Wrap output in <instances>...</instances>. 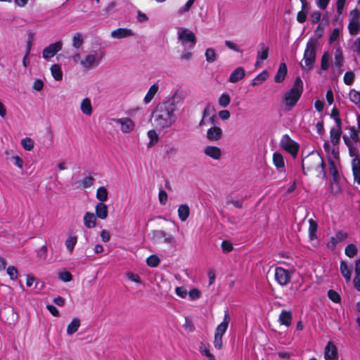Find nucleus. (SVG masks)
Wrapping results in <instances>:
<instances>
[{"instance_id": "25", "label": "nucleus", "mask_w": 360, "mask_h": 360, "mask_svg": "<svg viewBox=\"0 0 360 360\" xmlns=\"http://www.w3.org/2000/svg\"><path fill=\"white\" fill-rule=\"evenodd\" d=\"M287 75V66L285 63H281L274 77V81L277 83L282 82Z\"/></svg>"}, {"instance_id": "8", "label": "nucleus", "mask_w": 360, "mask_h": 360, "mask_svg": "<svg viewBox=\"0 0 360 360\" xmlns=\"http://www.w3.org/2000/svg\"><path fill=\"white\" fill-rule=\"evenodd\" d=\"M280 146L285 150L290 153L292 156H296L299 149V145L295 141L290 139L289 135L285 134L282 136Z\"/></svg>"}, {"instance_id": "15", "label": "nucleus", "mask_w": 360, "mask_h": 360, "mask_svg": "<svg viewBox=\"0 0 360 360\" xmlns=\"http://www.w3.org/2000/svg\"><path fill=\"white\" fill-rule=\"evenodd\" d=\"M230 322V316L228 310L225 311L223 321L217 326L215 329L214 335L223 337L226 333L229 323Z\"/></svg>"}, {"instance_id": "5", "label": "nucleus", "mask_w": 360, "mask_h": 360, "mask_svg": "<svg viewBox=\"0 0 360 360\" xmlns=\"http://www.w3.org/2000/svg\"><path fill=\"white\" fill-rule=\"evenodd\" d=\"M177 39L179 42L184 49H193L196 44V37L195 34L187 28H178Z\"/></svg>"}, {"instance_id": "31", "label": "nucleus", "mask_w": 360, "mask_h": 360, "mask_svg": "<svg viewBox=\"0 0 360 360\" xmlns=\"http://www.w3.org/2000/svg\"><path fill=\"white\" fill-rule=\"evenodd\" d=\"M330 192L333 195H338L342 192L338 179H332L330 182Z\"/></svg>"}, {"instance_id": "59", "label": "nucleus", "mask_w": 360, "mask_h": 360, "mask_svg": "<svg viewBox=\"0 0 360 360\" xmlns=\"http://www.w3.org/2000/svg\"><path fill=\"white\" fill-rule=\"evenodd\" d=\"M348 149H349V154L350 157L352 158V160H354L356 159H357L358 160H360V156H359V151L356 148L352 146V147L348 148Z\"/></svg>"}, {"instance_id": "64", "label": "nucleus", "mask_w": 360, "mask_h": 360, "mask_svg": "<svg viewBox=\"0 0 360 360\" xmlns=\"http://www.w3.org/2000/svg\"><path fill=\"white\" fill-rule=\"evenodd\" d=\"M353 51L360 56V37L356 38L353 44Z\"/></svg>"}, {"instance_id": "16", "label": "nucleus", "mask_w": 360, "mask_h": 360, "mask_svg": "<svg viewBox=\"0 0 360 360\" xmlns=\"http://www.w3.org/2000/svg\"><path fill=\"white\" fill-rule=\"evenodd\" d=\"M204 153L214 160H219L222 155L221 150L214 146H207L204 148Z\"/></svg>"}, {"instance_id": "51", "label": "nucleus", "mask_w": 360, "mask_h": 360, "mask_svg": "<svg viewBox=\"0 0 360 360\" xmlns=\"http://www.w3.org/2000/svg\"><path fill=\"white\" fill-rule=\"evenodd\" d=\"M146 263L149 266L156 267L160 263V259L156 255H150L148 257Z\"/></svg>"}, {"instance_id": "3", "label": "nucleus", "mask_w": 360, "mask_h": 360, "mask_svg": "<svg viewBox=\"0 0 360 360\" xmlns=\"http://www.w3.org/2000/svg\"><path fill=\"white\" fill-rule=\"evenodd\" d=\"M317 44V40L314 39H310L307 43L303 56L304 63H300L302 69L305 72H309L314 68L316 58Z\"/></svg>"}, {"instance_id": "20", "label": "nucleus", "mask_w": 360, "mask_h": 360, "mask_svg": "<svg viewBox=\"0 0 360 360\" xmlns=\"http://www.w3.org/2000/svg\"><path fill=\"white\" fill-rule=\"evenodd\" d=\"M300 1L302 3V10L297 15V20L303 23L306 21L309 13L308 3L307 0H300Z\"/></svg>"}, {"instance_id": "2", "label": "nucleus", "mask_w": 360, "mask_h": 360, "mask_svg": "<svg viewBox=\"0 0 360 360\" xmlns=\"http://www.w3.org/2000/svg\"><path fill=\"white\" fill-rule=\"evenodd\" d=\"M302 169L304 174L314 171L317 176H325V167L322 158L319 154H311L302 160Z\"/></svg>"}, {"instance_id": "32", "label": "nucleus", "mask_w": 360, "mask_h": 360, "mask_svg": "<svg viewBox=\"0 0 360 360\" xmlns=\"http://www.w3.org/2000/svg\"><path fill=\"white\" fill-rule=\"evenodd\" d=\"M51 72L53 77L56 81H60L63 79V72L61 68L58 64H54L51 67Z\"/></svg>"}, {"instance_id": "33", "label": "nucleus", "mask_w": 360, "mask_h": 360, "mask_svg": "<svg viewBox=\"0 0 360 360\" xmlns=\"http://www.w3.org/2000/svg\"><path fill=\"white\" fill-rule=\"evenodd\" d=\"M344 62L342 51L340 49H337L334 54V65L338 68H340Z\"/></svg>"}, {"instance_id": "21", "label": "nucleus", "mask_w": 360, "mask_h": 360, "mask_svg": "<svg viewBox=\"0 0 360 360\" xmlns=\"http://www.w3.org/2000/svg\"><path fill=\"white\" fill-rule=\"evenodd\" d=\"M352 170L355 184L360 185V160L357 159L352 160Z\"/></svg>"}, {"instance_id": "10", "label": "nucleus", "mask_w": 360, "mask_h": 360, "mask_svg": "<svg viewBox=\"0 0 360 360\" xmlns=\"http://www.w3.org/2000/svg\"><path fill=\"white\" fill-rule=\"evenodd\" d=\"M112 121L120 124L123 133H129L134 129V122L128 117L113 118Z\"/></svg>"}, {"instance_id": "55", "label": "nucleus", "mask_w": 360, "mask_h": 360, "mask_svg": "<svg viewBox=\"0 0 360 360\" xmlns=\"http://www.w3.org/2000/svg\"><path fill=\"white\" fill-rule=\"evenodd\" d=\"M31 49V41H29L27 44V50L25 55L22 59V64L25 67H27L30 63L29 54Z\"/></svg>"}, {"instance_id": "53", "label": "nucleus", "mask_w": 360, "mask_h": 360, "mask_svg": "<svg viewBox=\"0 0 360 360\" xmlns=\"http://www.w3.org/2000/svg\"><path fill=\"white\" fill-rule=\"evenodd\" d=\"M349 136L350 138L357 142V141L359 139V129H356L354 127H349Z\"/></svg>"}, {"instance_id": "23", "label": "nucleus", "mask_w": 360, "mask_h": 360, "mask_svg": "<svg viewBox=\"0 0 360 360\" xmlns=\"http://www.w3.org/2000/svg\"><path fill=\"white\" fill-rule=\"evenodd\" d=\"M80 109L82 113L87 116H91L92 115L93 108L91 100L89 98H85L82 100Z\"/></svg>"}, {"instance_id": "4", "label": "nucleus", "mask_w": 360, "mask_h": 360, "mask_svg": "<svg viewBox=\"0 0 360 360\" xmlns=\"http://www.w3.org/2000/svg\"><path fill=\"white\" fill-rule=\"evenodd\" d=\"M303 91V82L300 77H297L292 87L285 94V101L287 106L290 108L296 105Z\"/></svg>"}, {"instance_id": "37", "label": "nucleus", "mask_w": 360, "mask_h": 360, "mask_svg": "<svg viewBox=\"0 0 360 360\" xmlns=\"http://www.w3.org/2000/svg\"><path fill=\"white\" fill-rule=\"evenodd\" d=\"M349 100L360 109V91L352 89L349 93Z\"/></svg>"}, {"instance_id": "14", "label": "nucleus", "mask_w": 360, "mask_h": 360, "mask_svg": "<svg viewBox=\"0 0 360 360\" xmlns=\"http://www.w3.org/2000/svg\"><path fill=\"white\" fill-rule=\"evenodd\" d=\"M134 32L128 28H118L111 32L110 36L113 39H121L133 37Z\"/></svg>"}, {"instance_id": "7", "label": "nucleus", "mask_w": 360, "mask_h": 360, "mask_svg": "<svg viewBox=\"0 0 360 360\" xmlns=\"http://www.w3.org/2000/svg\"><path fill=\"white\" fill-rule=\"evenodd\" d=\"M151 239L156 244L164 243L173 248L176 246L175 237L163 230L153 231L151 233Z\"/></svg>"}, {"instance_id": "46", "label": "nucleus", "mask_w": 360, "mask_h": 360, "mask_svg": "<svg viewBox=\"0 0 360 360\" xmlns=\"http://www.w3.org/2000/svg\"><path fill=\"white\" fill-rule=\"evenodd\" d=\"M21 145L25 150L30 151L34 148V141L31 138H24L21 140Z\"/></svg>"}, {"instance_id": "42", "label": "nucleus", "mask_w": 360, "mask_h": 360, "mask_svg": "<svg viewBox=\"0 0 360 360\" xmlns=\"http://www.w3.org/2000/svg\"><path fill=\"white\" fill-rule=\"evenodd\" d=\"M205 58L207 63H212L217 60V54L214 49L208 48L205 50Z\"/></svg>"}, {"instance_id": "40", "label": "nucleus", "mask_w": 360, "mask_h": 360, "mask_svg": "<svg viewBox=\"0 0 360 360\" xmlns=\"http://www.w3.org/2000/svg\"><path fill=\"white\" fill-rule=\"evenodd\" d=\"M330 54L325 52L321 59V70H327L330 66Z\"/></svg>"}, {"instance_id": "34", "label": "nucleus", "mask_w": 360, "mask_h": 360, "mask_svg": "<svg viewBox=\"0 0 360 360\" xmlns=\"http://www.w3.org/2000/svg\"><path fill=\"white\" fill-rule=\"evenodd\" d=\"M340 272L346 281L349 282L351 280V271L349 269L347 264L345 262H342L340 263Z\"/></svg>"}, {"instance_id": "18", "label": "nucleus", "mask_w": 360, "mask_h": 360, "mask_svg": "<svg viewBox=\"0 0 360 360\" xmlns=\"http://www.w3.org/2000/svg\"><path fill=\"white\" fill-rule=\"evenodd\" d=\"M222 136V129L219 127H212L207 132V138L212 141L219 140Z\"/></svg>"}, {"instance_id": "61", "label": "nucleus", "mask_w": 360, "mask_h": 360, "mask_svg": "<svg viewBox=\"0 0 360 360\" xmlns=\"http://www.w3.org/2000/svg\"><path fill=\"white\" fill-rule=\"evenodd\" d=\"M94 179L92 176H86L82 181V186L85 188H89L93 185Z\"/></svg>"}, {"instance_id": "29", "label": "nucleus", "mask_w": 360, "mask_h": 360, "mask_svg": "<svg viewBox=\"0 0 360 360\" xmlns=\"http://www.w3.org/2000/svg\"><path fill=\"white\" fill-rule=\"evenodd\" d=\"M177 212H178V216H179V219L182 221H185L189 216L190 209L187 205L184 204V205H179Z\"/></svg>"}, {"instance_id": "22", "label": "nucleus", "mask_w": 360, "mask_h": 360, "mask_svg": "<svg viewBox=\"0 0 360 360\" xmlns=\"http://www.w3.org/2000/svg\"><path fill=\"white\" fill-rule=\"evenodd\" d=\"M96 215L101 219H105L108 217V207L103 202H98L95 207Z\"/></svg>"}, {"instance_id": "12", "label": "nucleus", "mask_w": 360, "mask_h": 360, "mask_svg": "<svg viewBox=\"0 0 360 360\" xmlns=\"http://www.w3.org/2000/svg\"><path fill=\"white\" fill-rule=\"evenodd\" d=\"M324 359L326 360H338V349L333 342H328L325 347Z\"/></svg>"}, {"instance_id": "44", "label": "nucleus", "mask_w": 360, "mask_h": 360, "mask_svg": "<svg viewBox=\"0 0 360 360\" xmlns=\"http://www.w3.org/2000/svg\"><path fill=\"white\" fill-rule=\"evenodd\" d=\"M148 136L150 139L148 146H152L157 143L159 140V136L155 129H151L148 131Z\"/></svg>"}, {"instance_id": "45", "label": "nucleus", "mask_w": 360, "mask_h": 360, "mask_svg": "<svg viewBox=\"0 0 360 360\" xmlns=\"http://www.w3.org/2000/svg\"><path fill=\"white\" fill-rule=\"evenodd\" d=\"M230 102H231L230 96L226 93L222 94L219 96V100H218L219 105L221 108L227 107L230 104Z\"/></svg>"}, {"instance_id": "1", "label": "nucleus", "mask_w": 360, "mask_h": 360, "mask_svg": "<svg viewBox=\"0 0 360 360\" xmlns=\"http://www.w3.org/2000/svg\"><path fill=\"white\" fill-rule=\"evenodd\" d=\"M180 98L177 93L167 101L157 105L152 113V124L157 130H163L172 127L176 121V103Z\"/></svg>"}, {"instance_id": "60", "label": "nucleus", "mask_w": 360, "mask_h": 360, "mask_svg": "<svg viewBox=\"0 0 360 360\" xmlns=\"http://www.w3.org/2000/svg\"><path fill=\"white\" fill-rule=\"evenodd\" d=\"M193 4V1H192L191 0H188L184 6H183L179 9L178 13L183 14L184 13L188 12Z\"/></svg>"}, {"instance_id": "17", "label": "nucleus", "mask_w": 360, "mask_h": 360, "mask_svg": "<svg viewBox=\"0 0 360 360\" xmlns=\"http://www.w3.org/2000/svg\"><path fill=\"white\" fill-rule=\"evenodd\" d=\"M337 127L331 128L330 131V141L334 146H336L339 143L341 136V126L340 120L339 118L337 119Z\"/></svg>"}, {"instance_id": "35", "label": "nucleus", "mask_w": 360, "mask_h": 360, "mask_svg": "<svg viewBox=\"0 0 360 360\" xmlns=\"http://www.w3.org/2000/svg\"><path fill=\"white\" fill-rule=\"evenodd\" d=\"M348 30L350 34H357L360 31V20L349 21L348 24Z\"/></svg>"}, {"instance_id": "28", "label": "nucleus", "mask_w": 360, "mask_h": 360, "mask_svg": "<svg viewBox=\"0 0 360 360\" xmlns=\"http://www.w3.org/2000/svg\"><path fill=\"white\" fill-rule=\"evenodd\" d=\"M80 326V320L78 318H74L67 327V334L72 335L77 331Z\"/></svg>"}, {"instance_id": "13", "label": "nucleus", "mask_w": 360, "mask_h": 360, "mask_svg": "<svg viewBox=\"0 0 360 360\" xmlns=\"http://www.w3.org/2000/svg\"><path fill=\"white\" fill-rule=\"evenodd\" d=\"M348 237V235L345 232L339 231L334 236L330 238V240L327 243V248L331 250H334L337 244L343 242Z\"/></svg>"}, {"instance_id": "43", "label": "nucleus", "mask_w": 360, "mask_h": 360, "mask_svg": "<svg viewBox=\"0 0 360 360\" xmlns=\"http://www.w3.org/2000/svg\"><path fill=\"white\" fill-rule=\"evenodd\" d=\"M309 236L310 240H312L316 237V230H317L318 225L311 219L309 220Z\"/></svg>"}, {"instance_id": "6", "label": "nucleus", "mask_w": 360, "mask_h": 360, "mask_svg": "<svg viewBox=\"0 0 360 360\" xmlns=\"http://www.w3.org/2000/svg\"><path fill=\"white\" fill-rule=\"evenodd\" d=\"M103 53L97 51H93L85 55L80 60L81 66L86 70H91L96 68L101 63Z\"/></svg>"}, {"instance_id": "54", "label": "nucleus", "mask_w": 360, "mask_h": 360, "mask_svg": "<svg viewBox=\"0 0 360 360\" xmlns=\"http://www.w3.org/2000/svg\"><path fill=\"white\" fill-rule=\"evenodd\" d=\"M328 296L333 302L335 303H339L340 302L341 298L340 295L333 290H330L328 292Z\"/></svg>"}, {"instance_id": "41", "label": "nucleus", "mask_w": 360, "mask_h": 360, "mask_svg": "<svg viewBox=\"0 0 360 360\" xmlns=\"http://www.w3.org/2000/svg\"><path fill=\"white\" fill-rule=\"evenodd\" d=\"M108 193L105 187H99L96 191V198L103 202L107 200Z\"/></svg>"}, {"instance_id": "49", "label": "nucleus", "mask_w": 360, "mask_h": 360, "mask_svg": "<svg viewBox=\"0 0 360 360\" xmlns=\"http://www.w3.org/2000/svg\"><path fill=\"white\" fill-rule=\"evenodd\" d=\"M6 273L11 280L15 281L18 279V271L14 266H8V267L6 269Z\"/></svg>"}, {"instance_id": "26", "label": "nucleus", "mask_w": 360, "mask_h": 360, "mask_svg": "<svg viewBox=\"0 0 360 360\" xmlns=\"http://www.w3.org/2000/svg\"><path fill=\"white\" fill-rule=\"evenodd\" d=\"M84 223L85 226L91 229L96 226V217L92 212H86L84 216Z\"/></svg>"}, {"instance_id": "63", "label": "nucleus", "mask_w": 360, "mask_h": 360, "mask_svg": "<svg viewBox=\"0 0 360 360\" xmlns=\"http://www.w3.org/2000/svg\"><path fill=\"white\" fill-rule=\"evenodd\" d=\"M59 278L64 282L70 281L72 278L71 274L68 271H63L60 273Z\"/></svg>"}, {"instance_id": "19", "label": "nucleus", "mask_w": 360, "mask_h": 360, "mask_svg": "<svg viewBox=\"0 0 360 360\" xmlns=\"http://www.w3.org/2000/svg\"><path fill=\"white\" fill-rule=\"evenodd\" d=\"M245 76V70L241 67H238L231 72V74L229 76V81L231 83H236L239 80L243 79Z\"/></svg>"}, {"instance_id": "50", "label": "nucleus", "mask_w": 360, "mask_h": 360, "mask_svg": "<svg viewBox=\"0 0 360 360\" xmlns=\"http://www.w3.org/2000/svg\"><path fill=\"white\" fill-rule=\"evenodd\" d=\"M329 170L330 173L332 175L333 179H338V169L334 162L332 160H329Z\"/></svg>"}, {"instance_id": "48", "label": "nucleus", "mask_w": 360, "mask_h": 360, "mask_svg": "<svg viewBox=\"0 0 360 360\" xmlns=\"http://www.w3.org/2000/svg\"><path fill=\"white\" fill-rule=\"evenodd\" d=\"M77 241V236H70L65 240V246L70 252H72Z\"/></svg>"}, {"instance_id": "9", "label": "nucleus", "mask_w": 360, "mask_h": 360, "mask_svg": "<svg viewBox=\"0 0 360 360\" xmlns=\"http://www.w3.org/2000/svg\"><path fill=\"white\" fill-rule=\"evenodd\" d=\"M292 274V272L282 267H276L275 269L274 276L276 282L279 285L284 286L290 283Z\"/></svg>"}, {"instance_id": "52", "label": "nucleus", "mask_w": 360, "mask_h": 360, "mask_svg": "<svg viewBox=\"0 0 360 360\" xmlns=\"http://www.w3.org/2000/svg\"><path fill=\"white\" fill-rule=\"evenodd\" d=\"M354 79V73L352 71H347L345 72L343 80L345 84L351 85Z\"/></svg>"}, {"instance_id": "56", "label": "nucleus", "mask_w": 360, "mask_h": 360, "mask_svg": "<svg viewBox=\"0 0 360 360\" xmlns=\"http://www.w3.org/2000/svg\"><path fill=\"white\" fill-rule=\"evenodd\" d=\"M126 276L132 282H135L138 284L142 283L141 279L138 274H134L132 272H127Z\"/></svg>"}, {"instance_id": "30", "label": "nucleus", "mask_w": 360, "mask_h": 360, "mask_svg": "<svg viewBox=\"0 0 360 360\" xmlns=\"http://www.w3.org/2000/svg\"><path fill=\"white\" fill-rule=\"evenodd\" d=\"M273 162L277 169H282L285 167V162L283 155L279 153L273 154Z\"/></svg>"}, {"instance_id": "47", "label": "nucleus", "mask_w": 360, "mask_h": 360, "mask_svg": "<svg viewBox=\"0 0 360 360\" xmlns=\"http://www.w3.org/2000/svg\"><path fill=\"white\" fill-rule=\"evenodd\" d=\"M357 252H358L357 247L354 244H352V243L349 244L345 248V254L349 257H351V258L354 257L357 254Z\"/></svg>"}, {"instance_id": "57", "label": "nucleus", "mask_w": 360, "mask_h": 360, "mask_svg": "<svg viewBox=\"0 0 360 360\" xmlns=\"http://www.w3.org/2000/svg\"><path fill=\"white\" fill-rule=\"evenodd\" d=\"M360 20V11L357 9H354L349 12V22Z\"/></svg>"}, {"instance_id": "27", "label": "nucleus", "mask_w": 360, "mask_h": 360, "mask_svg": "<svg viewBox=\"0 0 360 360\" xmlns=\"http://www.w3.org/2000/svg\"><path fill=\"white\" fill-rule=\"evenodd\" d=\"M158 89H159V85L158 84H153L149 88L146 95L145 96V97L143 98V102L146 104L149 103L153 100V98H154V96H155L157 92L158 91Z\"/></svg>"}, {"instance_id": "62", "label": "nucleus", "mask_w": 360, "mask_h": 360, "mask_svg": "<svg viewBox=\"0 0 360 360\" xmlns=\"http://www.w3.org/2000/svg\"><path fill=\"white\" fill-rule=\"evenodd\" d=\"M214 346L217 349H221L223 347L222 337L214 335Z\"/></svg>"}, {"instance_id": "36", "label": "nucleus", "mask_w": 360, "mask_h": 360, "mask_svg": "<svg viewBox=\"0 0 360 360\" xmlns=\"http://www.w3.org/2000/svg\"><path fill=\"white\" fill-rule=\"evenodd\" d=\"M261 49L258 51L257 55V59L264 61L268 58L269 56V47L264 44H260Z\"/></svg>"}, {"instance_id": "24", "label": "nucleus", "mask_w": 360, "mask_h": 360, "mask_svg": "<svg viewBox=\"0 0 360 360\" xmlns=\"http://www.w3.org/2000/svg\"><path fill=\"white\" fill-rule=\"evenodd\" d=\"M292 316L290 311L283 310L279 315L278 321L281 325L289 327L291 324Z\"/></svg>"}, {"instance_id": "38", "label": "nucleus", "mask_w": 360, "mask_h": 360, "mask_svg": "<svg viewBox=\"0 0 360 360\" xmlns=\"http://www.w3.org/2000/svg\"><path fill=\"white\" fill-rule=\"evenodd\" d=\"M268 76V73L266 70H264L262 72L259 74L257 77H255L252 81V85L253 86H258L261 84L263 82H264Z\"/></svg>"}, {"instance_id": "39", "label": "nucleus", "mask_w": 360, "mask_h": 360, "mask_svg": "<svg viewBox=\"0 0 360 360\" xmlns=\"http://www.w3.org/2000/svg\"><path fill=\"white\" fill-rule=\"evenodd\" d=\"M72 46L75 49H79L83 43L84 39L81 33H75L72 37Z\"/></svg>"}, {"instance_id": "58", "label": "nucleus", "mask_w": 360, "mask_h": 360, "mask_svg": "<svg viewBox=\"0 0 360 360\" xmlns=\"http://www.w3.org/2000/svg\"><path fill=\"white\" fill-rule=\"evenodd\" d=\"M190 50L191 49H185L182 51V53L180 56V59L181 60H190L192 58L193 53Z\"/></svg>"}, {"instance_id": "11", "label": "nucleus", "mask_w": 360, "mask_h": 360, "mask_svg": "<svg viewBox=\"0 0 360 360\" xmlns=\"http://www.w3.org/2000/svg\"><path fill=\"white\" fill-rule=\"evenodd\" d=\"M63 43L59 41L50 44L43 50V57L45 59H49L53 57L56 53L61 50Z\"/></svg>"}]
</instances>
